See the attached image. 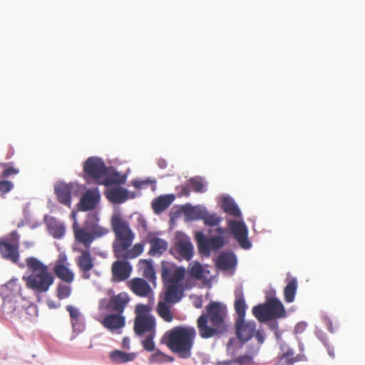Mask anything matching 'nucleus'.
Segmentation results:
<instances>
[{"label": "nucleus", "mask_w": 365, "mask_h": 365, "mask_svg": "<svg viewBox=\"0 0 365 365\" xmlns=\"http://www.w3.org/2000/svg\"><path fill=\"white\" fill-rule=\"evenodd\" d=\"M73 228L75 240L82 244L86 250L91 247V244L96 239L106 236L109 232L108 228L98 225H93L90 230L85 227H79L76 224L73 225Z\"/></svg>", "instance_id": "nucleus-8"}, {"label": "nucleus", "mask_w": 365, "mask_h": 365, "mask_svg": "<svg viewBox=\"0 0 365 365\" xmlns=\"http://www.w3.org/2000/svg\"><path fill=\"white\" fill-rule=\"evenodd\" d=\"M222 208L225 212L232 217L240 218L242 215L240 208L233 199L225 197L222 201Z\"/></svg>", "instance_id": "nucleus-25"}, {"label": "nucleus", "mask_w": 365, "mask_h": 365, "mask_svg": "<svg viewBox=\"0 0 365 365\" xmlns=\"http://www.w3.org/2000/svg\"><path fill=\"white\" fill-rule=\"evenodd\" d=\"M133 330L138 337H145L141 341L143 349L148 351L155 350L154 338L156 334V322L154 317H135Z\"/></svg>", "instance_id": "nucleus-5"}, {"label": "nucleus", "mask_w": 365, "mask_h": 365, "mask_svg": "<svg viewBox=\"0 0 365 365\" xmlns=\"http://www.w3.org/2000/svg\"><path fill=\"white\" fill-rule=\"evenodd\" d=\"M205 309L206 313L202 314L197 320L200 337L210 339L227 332V310L225 305L219 302H211Z\"/></svg>", "instance_id": "nucleus-2"}, {"label": "nucleus", "mask_w": 365, "mask_h": 365, "mask_svg": "<svg viewBox=\"0 0 365 365\" xmlns=\"http://www.w3.org/2000/svg\"><path fill=\"white\" fill-rule=\"evenodd\" d=\"M235 327L237 337L243 343L250 340L256 331L255 322L245 319H236Z\"/></svg>", "instance_id": "nucleus-12"}, {"label": "nucleus", "mask_w": 365, "mask_h": 365, "mask_svg": "<svg viewBox=\"0 0 365 365\" xmlns=\"http://www.w3.org/2000/svg\"><path fill=\"white\" fill-rule=\"evenodd\" d=\"M190 192V190L189 187L185 186L182 188V192H181L182 195H183L185 196H189Z\"/></svg>", "instance_id": "nucleus-51"}, {"label": "nucleus", "mask_w": 365, "mask_h": 365, "mask_svg": "<svg viewBox=\"0 0 365 365\" xmlns=\"http://www.w3.org/2000/svg\"><path fill=\"white\" fill-rule=\"evenodd\" d=\"M47 227L49 233L54 237L60 239L65 235L66 228L63 224L58 222L54 218H51L48 223Z\"/></svg>", "instance_id": "nucleus-27"}, {"label": "nucleus", "mask_w": 365, "mask_h": 365, "mask_svg": "<svg viewBox=\"0 0 365 365\" xmlns=\"http://www.w3.org/2000/svg\"><path fill=\"white\" fill-rule=\"evenodd\" d=\"M20 235L16 230L0 238V255L6 260L16 264L20 258Z\"/></svg>", "instance_id": "nucleus-7"}, {"label": "nucleus", "mask_w": 365, "mask_h": 365, "mask_svg": "<svg viewBox=\"0 0 365 365\" xmlns=\"http://www.w3.org/2000/svg\"><path fill=\"white\" fill-rule=\"evenodd\" d=\"M129 301L130 298L128 294L125 292H121L110 297L108 303V307L116 312V313L123 314Z\"/></svg>", "instance_id": "nucleus-20"}, {"label": "nucleus", "mask_w": 365, "mask_h": 365, "mask_svg": "<svg viewBox=\"0 0 365 365\" xmlns=\"http://www.w3.org/2000/svg\"><path fill=\"white\" fill-rule=\"evenodd\" d=\"M150 254L153 256L161 255L168 249V243L165 240L154 237L150 240Z\"/></svg>", "instance_id": "nucleus-28"}, {"label": "nucleus", "mask_w": 365, "mask_h": 365, "mask_svg": "<svg viewBox=\"0 0 365 365\" xmlns=\"http://www.w3.org/2000/svg\"><path fill=\"white\" fill-rule=\"evenodd\" d=\"M256 339L259 344H262L264 341V336L259 331H255V333L254 334Z\"/></svg>", "instance_id": "nucleus-49"}, {"label": "nucleus", "mask_w": 365, "mask_h": 365, "mask_svg": "<svg viewBox=\"0 0 365 365\" xmlns=\"http://www.w3.org/2000/svg\"><path fill=\"white\" fill-rule=\"evenodd\" d=\"M189 184L192 190L196 192H202L205 191V185L201 179L191 178Z\"/></svg>", "instance_id": "nucleus-43"}, {"label": "nucleus", "mask_w": 365, "mask_h": 365, "mask_svg": "<svg viewBox=\"0 0 365 365\" xmlns=\"http://www.w3.org/2000/svg\"><path fill=\"white\" fill-rule=\"evenodd\" d=\"M69 265L70 264L68 263L66 257L65 255L60 256L53 268V272L56 276L63 282L68 284H71L74 280V274L69 269Z\"/></svg>", "instance_id": "nucleus-14"}, {"label": "nucleus", "mask_w": 365, "mask_h": 365, "mask_svg": "<svg viewBox=\"0 0 365 365\" xmlns=\"http://www.w3.org/2000/svg\"><path fill=\"white\" fill-rule=\"evenodd\" d=\"M173 358L165 353L158 350L152 354L149 358V362L151 364H163L166 362H172Z\"/></svg>", "instance_id": "nucleus-37"}, {"label": "nucleus", "mask_w": 365, "mask_h": 365, "mask_svg": "<svg viewBox=\"0 0 365 365\" xmlns=\"http://www.w3.org/2000/svg\"><path fill=\"white\" fill-rule=\"evenodd\" d=\"M228 227L233 237L242 248L249 249L251 247V242L247 238L248 230L244 222L230 220Z\"/></svg>", "instance_id": "nucleus-11"}, {"label": "nucleus", "mask_w": 365, "mask_h": 365, "mask_svg": "<svg viewBox=\"0 0 365 365\" xmlns=\"http://www.w3.org/2000/svg\"><path fill=\"white\" fill-rule=\"evenodd\" d=\"M100 181L101 184L108 186L111 185L124 184L125 182V177L120 176L118 173H114L107 175Z\"/></svg>", "instance_id": "nucleus-34"}, {"label": "nucleus", "mask_w": 365, "mask_h": 365, "mask_svg": "<svg viewBox=\"0 0 365 365\" xmlns=\"http://www.w3.org/2000/svg\"><path fill=\"white\" fill-rule=\"evenodd\" d=\"M148 183H152L153 185V186L155 187V181H152V180H135V181H133V185L137 188V189H142L145 187V185L148 184Z\"/></svg>", "instance_id": "nucleus-46"}, {"label": "nucleus", "mask_w": 365, "mask_h": 365, "mask_svg": "<svg viewBox=\"0 0 365 365\" xmlns=\"http://www.w3.org/2000/svg\"><path fill=\"white\" fill-rule=\"evenodd\" d=\"M141 274L150 282L155 284L156 274L151 260L141 259L138 263Z\"/></svg>", "instance_id": "nucleus-23"}, {"label": "nucleus", "mask_w": 365, "mask_h": 365, "mask_svg": "<svg viewBox=\"0 0 365 365\" xmlns=\"http://www.w3.org/2000/svg\"><path fill=\"white\" fill-rule=\"evenodd\" d=\"M216 264L219 268L228 270L235 266L236 258L234 255L224 253L217 257Z\"/></svg>", "instance_id": "nucleus-29"}, {"label": "nucleus", "mask_w": 365, "mask_h": 365, "mask_svg": "<svg viewBox=\"0 0 365 365\" xmlns=\"http://www.w3.org/2000/svg\"><path fill=\"white\" fill-rule=\"evenodd\" d=\"M184 295V288L180 283L165 284L163 299L165 302L176 304L181 300Z\"/></svg>", "instance_id": "nucleus-16"}, {"label": "nucleus", "mask_w": 365, "mask_h": 365, "mask_svg": "<svg viewBox=\"0 0 365 365\" xmlns=\"http://www.w3.org/2000/svg\"><path fill=\"white\" fill-rule=\"evenodd\" d=\"M135 353H126L120 350H115L110 354V359L115 363H126L133 361L136 358Z\"/></svg>", "instance_id": "nucleus-30"}, {"label": "nucleus", "mask_w": 365, "mask_h": 365, "mask_svg": "<svg viewBox=\"0 0 365 365\" xmlns=\"http://www.w3.org/2000/svg\"><path fill=\"white\" fill-rule=\"evenodd\" d=\"M195 240L198 245L199 252L207 256L210 255L211 250H217L225 244L223 237L215 236L207 238L202 232L195 233Z\"/></svg>", "instance_id": "nucleus-9"}, {"label": "nucleus", "mask_w": 365, "mask_h": 365, "mask_svg": "<svg viewBox=\"0 0 365 365\" xmlns=\"http://www.w3.org/2000/svg\"><path fill=\"white\" fill-rule=\"evenodd\" d=\"M185 274V270L182 267H175V269L172 276V282L170 283H180Z\"/></svg>", "instance_id": "nucleus-44"}, {"label": "nucleus", "mask_w": 365, "mask_h": 365, "mask_svg": "<svg viewBox=\"0 0 365 365\" xmlns=\"http://www.w3.org/2000/svg\"><path fill=\"white\" fill-rule=\"evenodd\" d=\"M12 184L7 180L0 181V192H8L12 188Z\"/></svg>", "instance_id": "nucleus-47"}, {"label": "nucleus", "mask_w": 365, "mask_h": 365, "mask_svg": "<svg viewBox=\"0 0 365 365\" xmlns=\"http://www.w3.org/2000/svg\"><path fill=\"white\" fill-rule=\"evenodd\" d=\"M235 309L237 314L236 319H243L245 317L247 304L242 290L235 292Z\"/></svg>", "instance_id": "nucleus-26"}, {"label": "nucleus", "mask_w": 365, "mask_h": 365, "mask_svg": "<svg viewBox=\"0 0 365 365\" xmlns=\"http://www.w3.org/2000/svg\"><path fill=\"white\" fill-rule=\"evenodd\" d=\"M169 302L160 301L157 305V313L166 322H171L173 319V314L170 310V306L168 304Z\"/></svg>", "instance_id": "nucleus-31"}, {"label": "nucleus", "mask_w": 365, "mask_h": 365, "mask_svg": "<svg viewBox=\"0 0 365 365\" xmlns=\"http://www.w3.org/2000/svg\"><path fill=\"white\" fill-rule=\"evenodd\" d=\"M205 210L195 207H185L183 212L185 216L190 220H202Z\"/></svg>", "instance_id": "nucleus-41"}, {"label": "nucleus", "mask_w": 365, "mask_h": 365, "mask_svg": "<svg viewBox=\"0 0 365 365\" xmlns=\"http://www.w3.org/2000/svg\"><path fill=\"white\" fill-rule=\"evenodd\" d=\"M123 346L124 348H128V340H127L126 338H125L123 341Z\"/></svg>", "instance_id": "nucleus-54"}, {"label": "nucleus", "mask_w": 365, "mask_h": 365, "mask_svg": "<svg viewBox=\"0 0 365 365\" xmlns=\"http://www.w3.org/2000/svg\"><path fill=\"white\" fill-rule=\"evenodd\" d=\"M151 308L148 305L138 304L135 308V312L136 314L135 317L141 316V317H153L150 314V312Z\"/></svg>", "instance_id": "nucleus-42"}, {"label": "nucleus", "mask_w": 365, "mask_h": 365, "mask_svg": "<svg viewBox=\"0 0 365 365\" xmlns=\"http://www.w3.org/2000/svg\"><path fill=\"white\" fill-rule=\"evenodd\" d=\"M18 170L14 168H9L6 170H4L2 173V176L4 178L8 177L11 175H15L18 173Z\"/></svg>", "instance_id": "nucleus-48"}, {"label": "nucleus", "mask_w": 365, "mask_h": 365, "mask_svg": "<svg viewBox=\"0 0 365 365\" xmlns=\"http://www.w3.org/2000/svg\"><path fill=\"white\" fill-rule=\"evenodd\" d=\"M252 314L260 322L284 318L286 317V310L282 302L276 297L269 298L264 304L255 306Z\"/></svg>", "instance_id": "nucleus-6"}, {"label": "nucleus", "mask_w": 365, "mask_h": 365, "mask_svg": "<svg viewBox=\"0 0 365 365\" xmlns=\"http://www.w3.org/2000/svg\"><path fill=\"white\" fill-rule=\"evenodd\" d=\"M298 287L297 280L295 278L292 279L286 285L284 289V300L291 303L294 302L297 289Z\"/></svg>", "instance_id": "nucleus-32"}, {"label": "nucleus", "mask_w": 365, "mask_h": 365, "mask_svg": "<svg viewBox=\"0 0 365 365\" xmlns=\"http://www.w3.org/2000/svg\"><path fill=\"white\" fill-rule=\"evenodd\" d=\"M81 255L77 257L76 264L82 273V277L88 279L91 277L90 271L94 267V258L88 250L76 249Z\"/></svg>", "instance_id": "nucleus-13"}, {"label": "nucleus", "mask_w": 365, "mask_h": 365, "mask_svg": "<svg viewBox=\"0 0 365 365\" xmlns=\"http://www.w3.org/2000/svg\"><path fill=\"white\" fill-rule=\"evenodd\" d=\"M173 200V195H160L152 201V208L155 214H160L169 207Z\"/></svg>", "instance_id": "nucleus-24"}, {"label": "nucleus", "mask_w": 365, "mask_h": 365, "mask_svg": "<svg viewBox=\"0 0 365 365\" xmlns=\"http://www.w3.org/2000/svg\"><path fill=\"white\" fill-rule=\"evenodd\" d=\"M188 274L191 277L198 280L205 277L203 267L197 262H195L190 264Z\"/></svg>", "instance_id": "nucleus-36"}, {"label": "nucleus", "mask_w": 365, "mask_h": 365, "mask_svg": "<svg viewBox=\"0 0 365 365\" xmlns=\"http://www.w3.org/2000/svg\"><path fill=\"white\" fill-rule=\"evenodd\" d=\"M175 266L169 262H163L161 268V276L164 284L172 282V276L175 269Z\"/></svg>", "instance_id": "nucleus-38"}, {"label": "nucleus", "mask_w": 365, "mask_h": 365, "mask_svg": "<svg viewBox=\"0 0 365 365\" xmlns=\"http://www.w3.org/2000/svg\"><path fill=\"white\" fill-rule=\"evenodd\" d=\"M130 288L135 294L141 297H148L153 292L148 282L140 277L133 278L130 280Z\"/></svg>", "instance_id": "nucleus-19"}, {"label": "nucleus", "mask_w": 365, "mask_h": 365, "mask_svg": "<svg viewBox=\"0 0 365 365\" xmlns=\"http://www.w3.org/2000/svg\"><path fill=\"white\" fill-rule=\"evenodd\" d=\"M110 225L114 233L112 243L113 255L117 259H123L115 261L111 267L113 281L118 282L129 278L132 266L128 260L138 257L143 252L144 246L142 243L132 246L135 235L129 222L119 214L111 217Z\"/></svg>", "instance_id": "nucleus-1"}, {"label": "nucleus", "mask_w": 365, "mask_h": 365, "mask_svg": "<svg viewBox=\"0 0 365 365\" xmlns=\"http://www.w3.org/2000/svg\"><path fill=\"white\" fill-rule=\"evenodd\" d=\"M301 359L300 356H294V351L288 349L285 352L278 356V365H293Z\"/></svg>", "instance_id": "nucleus-33"}, {"label": "nucleus", "mask_w": 365, "mask_h": 365, "mask_svg": "<svg viewBox=\"0 0 365 365\" xmlns=\"http://www.w3.org/2000/svg\"><path fill=\"white\" fill-rule=\"evenodd\" d=\"M66 310L69 313V316L71 318V322L72 324V327L74 329H77L80 324L81 314L79 312L78 309H77L75 307H73L72 305H67L66 307Z\"/></svg>", "instance_id": "nucleus-39"}, {"label": "nucleus", "mask_w": 365, "mask_h": 365, "mask_svg": "<svg viewBox=\"0 0 365 365\" xmlns=\"http://www.w3.org/2000/svg\"><path fill=\"white\" fill-rule=\"evenodd\" d=\"M83 171L100 183V180L107 174V168L100 158L90 157L84 163Z\"/></svg>", "instance_id": "nucleus-10"}, {"label": "nucleus", "mask_w": 365, "mask_h": 365, "mask_svg": "<svg viewBox=\"0 0 365 365\" xmlns=\"http://www.w3.org/2000/svg\"><path fill=\"white\" fill-rule=\"evenodd\" d=\"M215 232L220 235H224L228 232V230L225 227H219L215 230Z\"/></svg>", "instance_id": "nucleus-50"}, {"label": "nucleus", "mask_w": 365, "mask_h": 365, "mask_svg": "<svg viewBox=\"0 0 365 365\" xmlns=\"http://www.w3.org/2000/svg\"><path fill=\"white\" fill-rule=\"evenodd\" d=\"M327 327H328L329 330L331 332H334V329H333V327H332L331 322L330 320H327Z\"/></svg>", "instance_id": "nucleus-52"}, {"label": "nucleus", "mask_w": 365, "mask_h": 365, "mask_svg": "<svg viewBox=\"0 0 365 365\" xmlns=\"http://www.w3.org/2000/svg\"><path fill=\"white\" fill-rule=\"evenodd\" d=\"M48 306L50 308H56L57 307L53 304V302H48Z\"/></svg>", "instance_id": "nucleus-55"}, {"label": "nucleus", "mask_w": 365, "mask_h": 365, "mask_svg": "<svg viewBox=\"0 0 365 365\" xmlns=\"http://www.w3.org/2000/svg\"><path fill=\"white\" fill-rule=\"evenodd\" d=\"M72 188L71 185L66 183H59L56 185L55 194L61 204L67 206L71 205Z\"/></svg>", "instance_id": "nucleus-21"}, {"label": "nucleus", "mask_w": 365, "mask_h": 365, "mask_svg": "<svg viewBox=\"0 0 365 365\" xmlns=\"http://www.w3.org/2000/svg\"><path fill=\"white\" fill-rule=\"evenodd\" d=\"M101 324L110 331L122 329L125 325V317L118 313L108 314L101 321Z\"/></svg>", "instance_id": "nucleus-18"}, {"label": "nucleus", "mask_w": 365, "mask_h": 365, "mask_svg": "<svg viewBox=\"0 0 365 365\" xmlns=\"http://www.w3.org/2000/svg\"><path fill=\"white\" fill-rule=\"evenodd\" d=\"M26 265L31 274L24 276L27 288L36 293L47 292L54 282V276L49 272L48 267L38 259L30 257L26 260Z\"/></svg>", "instance_id": "nucleus-4"}, {"label": "nucleus", "mask_w": 365, "mask_h": 365, "mask_svg": "<svg viewBox=\"0 0 365 365\" xmlns=\"http://www.w3.org/2000/svg\"><path fill=\"white\" fill-rule=\"evenodd\" d=\"M195 307H197V308H200V304H199V305H195Z\"/></svg>", "instance_id": "nucleus-56"}, {"label": "nucleus", "mask_w": 365, "mask_h": 365, "mask_svg": "<svg viewBox=\"0 0 365 365\" xmlns=\"http://www.w3.org/2000/svg\"><path fill=\"white\" fill-rule=\"evenodd\" d=\"M202 220L205 225L212 227L218 225L222 218L215 213L210 214L205 210Z\"/></svg>", "instance_id": "nucleus-40"}, {"label": "nucleus", "mask_w": 365, "mask_h": 365, "mask_svg": "<svg viewBox=\"0 0 365 365\" xmlns=\"http://www.w3.org/2000/svg\"><path fill=\"white\" fill-rule=\"evenodd\" d=\"M327 351H328V353H329L330 356H331V357L334 356V353L333 349H331V348L328 347L327 348Z\"/></svg>", "instance_id": "nucleus-53"}, {"label": "nucleus", "mask_w": 365, "mask_h": 365, "mask_svg": "<svg viewBox=\"0 0 365 365\" xmlns=\"http://www.w3.org/2000/svg\"><path fill=\"white\" fill-rule=\"evenodd\" d=\"M175 251L184 259L190 260L193 256V246L190 238L185 235H178L174 245Z\"/></svg>", "instance_id": "nucleus-15"}, {"label": "nucleus", "mask_w": 365, "mask_h": 365, "mask_svg": "<svg viewBox=\"0 0 365 365\" xmlns=\"http://www.w3.org/2000/svg\"><path fill=\"white\" fill-rule=\"evenodd\" d=\"M72 292L71 284L66 282H60L56 288V297L58 299L62 300L68 298Z\"/></svg>", "instance_id": "nucleus-35"}, {"label": "nucleus", "mask_w": 365, "mask_h": 365, "mask_svg": "<svg viewBox=\"0 0 365 365\" xmlns=\"http://www.w3.org/2000/svg\"><path fill=\"white\" fill-rule=\"evenodd\" d=\"M107 198L113 203H123L129 197L128 191L122 187L110 188L106 193Z\"/></svg>", "instance_id": "nucleus-22"}, {"label": "nucleus", "mask_w": 365, "mask_h": 365, "mask_svg": "<svg viewBox=\"0 0 365 365\" xmlns=\"http://www.w3.org/2000/svg\"><path fill=\"white\" fill-rule=\"evenodd\" d=\"M253 358L249 354L242 355L237 357L234 362L239 364V365H249L252 363Z\"/></svg>", "instance_id": "nucleus-45"}, {"label": "nucleus", "mask_w": 365, "mask_h": 365, "mask_svg": "<svg viewBox=\"0 0 365 365\" xmlns=\"http://www.w3.org/2000/svg\"><path fill=\"white\" fill-rule=\"evenodd\" d=\"M195 336V328L179 326L166 331L162 338V342L180 358L188 359L192 355Z\"/></svg>", "instance_id": "nucleus-3"}, {"label": "nucleus", "mask_w": 365, "mask_h": 365, "mask_svg": "<svg viewBox=\"0 0 365 365\" xmlns=\"http://www.w3.org/2000/svg\"><path fill=\"white\" fill-rule=\"evenodd\" d=\"M100 193L97 188L89 189L81 197L79 209L82 211H89L93 210L100 200Z\"/></svg>", "instance_id": "nucleus-17"}]
</instances>
